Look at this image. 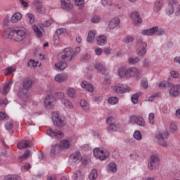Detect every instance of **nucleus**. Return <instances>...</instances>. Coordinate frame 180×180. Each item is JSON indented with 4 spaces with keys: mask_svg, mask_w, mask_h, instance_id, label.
I'll return each instance as SVG.
<instances>
[{
    "mask_svg": "<svg viewBox=\"0 0 180 180\" xmlns=\"http://www.w3.org/2000/svg\"><path fill=\"white\" fill-rule=\"evenodd\" d=\"M68 95L70 98H74V96H75V89H74L72 88H69L68 89Z\"/></svg>",
    "mask_w": 180,
    "mask_h": 180,
    "instance_id": "obj_50",
    "label": "nucleus"
},
{
    "mask_svg": "<svg viewBox=\"0 0 180 180\" xmlns=\"http://www.w3.org/2000/svg\"><path fill=\"white\" fill-rule=\"evenodd\" d=\"M169 74L172 78H178V77H179V72L176 70H171Z\"/></svg>",
    "mask_w": 180,
    "mask_h": 180,
    "instance_id": "obj_56",
    "label": "nucleus"
},
{
    "mask_svg": "<svg viewBox=\"0 0 180 180\" xmlns=\"http://www.w3.org/2000/svg\"><path fill=\"white\" fill-rule=\"evenodd\" d=\"M130 18L134 23H141L143 22V20L140 18V13L136 11L131 12Z\"/></svg>",
    "mask_w": 180,
    "mask_h": 180,
    "instance_id": "obj_20",
    "label": "nucleus"
},
{
    "mask_svg": "<svg viewBox=\"0 0 180 180\" xmlns=\"http://www.w3.org/2000/svg\"><path fill=\"white\" fill-rule=\"evenodd\" d=\"M68 79V74L67 73H60L55 77V81L59 83L65 82V81H67Z\"/></svg>",
    "mask_w": 180,
    "mask_h": 180,
    "instance_id": "obj_22",
    "label": "nucleus"
},
{
    "mask_svg": "<svg viewBox=\"0 0 180 180\" xmlns=\"http://www.w3.org/2000/svg\"><path fill=\"white\" fill-rule=\"evenodd\" d=\"M53 23H54V20H53V19H50L44 22V27H49V26L53 25Z\"/></svg>",
    "mask_w": 180,
    "mask_h": 180,
    "instance_id": "obj_58",
    "label": "nucleus"
},
{
    "mask_svg": "<svg viewBox=\"0 0 180 180\" xmlns=\"http://www.w3.org/2000/svg\"><path fill=\"white\" fill-rule=\"evenodd\" d=\"M53 43L55 46H58V44H60V37L58 36H55L53 37Z\"/></svg>",
    "mask_w": 180,
    "mask_h": 180,
    "instance_id": "obj_63",
    "label": "nucleus"
},
{
    "mask_svg": "<svg viewBox=\"0 0 180 180\" xmlns=\"http://www.w3.org/2000/svg\"><path fill=\"white\" fill-rule=\"evenodd\" d=\"M141 85L142 88H144V89H147V88H148V81H147V79H146L141 80Z\"/></svg>",
    "mask_w": 180,
    "mask_h": 180,
    "instance_id": "obj_55",
    "label": "nucleus"
},
{
    "mask_svg": "<svg viewBox=\"0 0 180 180\" xmlns=\"http://www.w3.org/2000/svg\"><path fill=\"white\" fill-rule=\"evenodd\" d=\"M108 168L111 172H116V171H117V168L116 167L115 162H110L108 165Z\"/></svg>",
    "mask_w": 180,
    "mask_h": 180,
    "instance_id": "obj_43",
    "label": "nucleus"
},
{
    "mask_svg": "<svg viewBox=\"0 0 180 180\" xmlns=\"http://www.w3.org/2000/svg\"><path fill=\"white\" fill-rule=\"evenodd\" d=\"M133 120H134L136 124H138V126H141V127H144V126H146V121L141 116L130 117L129 123H132Z\"/></svg>",
    "mask_w": 180,
    "mask_h": 180,
    "instance_id": "obj_14",
    "label": "nucleus"
},
{
    "mask_svg": "<svg viewBox=\"0 0 180 180\" xmlns=\"http://www.w3.org/2000/svg\"><path fill=\"white\" fill-rule=\"evenodd\" d=\"M134 138L136 140H138L139 141H140V140H141V139H143V136L141 135V133L140 132V131H134Z\"/></svg>",
    "mask_w": 180,
    "mask_h": 180,
    "instance_id": "obj_44",
    "label": "nucleus"
},
{
    "mask_svg": "<svg viewBox=\"0 0 180 180\" xmlns=\"http://www.w3.org/2000/svg\"><path fill=\"white\" fill-rule=\"evenodd\" d=\"M107 124H113L115 123V118L113 117H110L106 120Z\"/></svg>",
    "mask_w": 180,
    "mask_h": 180,
    "instance_id": "obj_61",
    "label": "nucleus"
},
{
    "mask_svg": "<svg viewBox=\"0 0 180 180\" xmlns=\"http://www.w3.org/2000/svg\"><path fill=\"white\" fill-rule=\"evenodd\" d=\"M33 30L34 33H36L37 37H41L43 36V32H41V30H40V28L37 25H34L33 27Z\"/></svg>",
    "mask_w": 180,
    "mask_h": 180,
    "instance_id": "obj_40",
    "label": "nucleus"
},
{
    "mask_svg": "<svg viewBox=\"0 0 180 180\" xmlns=\"http://www.w3.org/2000/svg\"><path fill=\"white\" fill-rule=\"evenodd\" d=\"M61 8L65 11H71L74 8V5L71 4V0H60Z\"/></svg>",
    "mask_w": 180,
    "mask_h": 180,
    "instance_id": "obj_19",
    "label": "nucleus"
},
{
    "mask_svg": "<svg viewBox=\"0 0 180 180\" xmlns=\"http://www.w3.org/2000/svg\"><path fill=\"white\" fill-rule=\"evenodd\" d=\"M55 99L53 96H47L44 101L45 108H50L51 106V103L54 102Z\"/></svg>",
    "mask_w": 180,
    "mask_h": 180,
    "instance_id": "obj_26",
    "label": "nucleus"
},
{
    "mask_svg": "<svg viewBox=\"0 0 180 180\" xmlns=\"http://www.w3.org/2000/svg\"><path fill=\"white\" fill-rule=\"evenodd\" d=\"M52 120L53 124L57 127H64L65 126V120L64 117L61 116V114L58 111L52 112Z\"/></svg>",
    "mask_w": 180,
    "mask_h": 180,
    "instance_id": "obj_3",
    "label": "nucleus"
},
{
    "mask_svg": "<svg viewBox=\"0 0 180 180\" xmlns=\"http://www.w3.org/2000/svg\"><path fill=\"white\" fill-rule=\"evenodd\" d=\"M96 33L95 31H89L88 33L86 41L88 43H94V40H95V36Z\"/></svg>",
    "mask_w": 180,
    "mask_h": 180,
    "instance_id": "obj_30",
    "label": "nucleus"
},
{
    "mask_svg": "<svg viewBox=\"0 0 180 180\" xmlns=\"http://www.w3.org/2000/svg\"><path fill=\"white\" fill-rule=\"evenodd\" d=\"M169 94L170 96H179L180 94V84L176 85H172L169 91Z\"/></svg>",
    "mask_w": 180,
    "mask_h": 180,
    "instance_id": "obj_18",
    "label": "nucleus"
},
{
    "mask_svg": "<svg viewBox=\"0 0 180 180\" xmlns=\"http://www.w3.org/2000/svg\"><path fill=\"white\" fill-rule=\"evenodd\" d=\"M147 53V42L143 41V40L139 39L136 44V53L139 57H144Z\"/></svg>",
    "mask_w": 180,
    "mask_h": 180,
    "instance_id": "obj_6",
    "label": "nucleus"
},
{
    "mask_svg": "<svg viewBox=\"0 0 180 180\" xmlns=\"http://www.w3.org/2000/svg\"><path fill=\"white\" fill-rule=\"evenodd\" d=\"M162 5H164L163 0H156L153 6V11L155 12H160L162 8Z\"/></svg>",
    "mask_w": 180,
    "mask_h": 180,
    "instance_id": "obj_24",
    "label": "nucleus"
},
{
    "mask_svg": "<svg viewBox=\"0 0 180 180\" xmlns=\"http://www.w3.org/2000/svg\"><path fill=\"white\" fill-rule=\"evenodd\" d=\"M82 88H84V89H86V91H88L89 92H94L95 87L93 86L92 84L89 83L86 81H84L81 83Z\"/></svg>",
    "mask_w": 180,
    "mask_h": 180,
    "instance_id": "obj_23",
    "label": "nucleus"
},
{
    "mask_svg": "<svg viewBox=\"0 0 180 180\" xmlns=\"http://www.w3.org/2000/svg\"><path fill=\"white\" fill-rule=\"evenodd\" d=\"M108 103L110 105H116L119 103V98L117 97H110L108 98Z\"/></svg>",
    "mask_w": 180,
    "mask_h": 180,
    "instance_id": "obj_41",
    "label": "nucleus"
},
{
    "mask_svg": "<svg viewBox=\"0 0 180 180\" xmlns=\"http://www.w3.org/2000/svg\"><path fill=\"white\" fill-rule=\"evenodd\" d=\"M80 106L82 110L84 112H88L91 105H89V103H88V101H86L85 99H82L80 101Z\"/></svg>",
    "mask_w": 180,
    "mask_h": 180,
    "instance_id": "obj_28",
    "label": "nucleus"
},
{
    "mask_svg": "<svg viewBox=\"0 0 180 180\" xmlns=\"http://www.w3.org/2000/svg\"><path fill=\"white\" fill-rule=\"evenodd\" d=\"M84 4H85L84 0H75V5H76L77 6H81L84 5Z\"/></svg>",
    "mask_w": 180,
    "mask_h": 180,
    "instance_id": "obj_60",
    "label": "nucleus"
},
{
    "mask_svg": "<svg viewBox=\"0 0 180 180\" xmlns=\"http://www.w3.org/2000/svg\"><path fill=\"white\" fill-rule=\"evenodd\" d=\"M157 34L158 36H162V34H164L165 33V30H164L163 28H159L158 27V31H157Z\"/></svg>",
    "mask_w": 180,
    "mask_h": 180,
    "instance_id": "obj_62",
    "label": "nucleus"
},
{
    "mask_svg": "<svg viewBox=\"0 0 180 180\" xmlns=\"http://www.w3.org/2000/svg\"><path fill=\"white\" fill-rule=\"evenodd\" d=\"M139 96H140V93L134 94L131 96V101L135 104L137 103V102H139Z\"/></svg>",
    "mask_w": 180,
    "mask_h": 180,
    "instance_id": "obj_49",
    "label": "nucleus"
},
{
    "mask_svg": "<svg viewBox=\"0 0 180 180\" xmlns=\"http://www.w3.org/2000/svg\"><path fill=\"white\" fill-rule=\"evenodd\" d=\"M32 85H33V82L32 81L31 79L27 78L25 79L23 82H22V88L23 89L20 92V96L21 98H27L29 92L30 88H32Z\"/></svg>",
    "mask_w": 180,
    "mask_h": 180,
    "instance_id": "obj_4",
    "label": "nucleus"
},
{
    "mask_svg": "<svg viewBox=\"0 0 180 180\" xmlns=\"http://www.w3.org/2000/svg\"><path fill=\"white\" fill-rule=\"evenodd\" d=\"M6 71H7V72L5 73V75H9L12 74V72H15V68H13V67L7 68L6 69Z\"/></svg>",
    "mask_w": 180,
    "mask_h": 180,
    "instance_id": "obj_59",
    "label": "nucleus"
},
{
    "mask_svg": "<svg viewBox=\"0 0 180 180\" xmlns=\"http://www.w3.org/2000/svg\"><path fill=\"white\" fill-rule=\"evenodd\" d=\"M58 96H60L61 99V103H63L64 106H65L68 109H73L74 105H72V103H71V101H70L67 98H63L64 96V94L63 93H58Z\"/></svg>",
    "mask_w": 180,
    "mask_h": 180,
    "instance_id": "obj_17",
    "label": "nucleus"
},
{
    "mask_svg": "<svg viewBox=\"0 0 180 180\" xmlns=\"http://www.w3.org/2000/svg\"><path fill=\"white\" fill-rule=\"evenodd\" d=\"M134 41V37L131 35H127L124 37L123 42L129 44V43H133Z\"/></svg>",
    "mask_w": 180,
    "mask_h": 180,
    "instance_id": "obj_35",
    "label": "nucleus"
},
{
    "mask_svg": "<svg viewBox=\"0 0 180 180\" xmlns=\"http://www.w3.org/2000/svg\"><path fill=\"white\" fill-rule=\"evenodd\" d=\"M96 41L98 46H105L108 43V38L105 35H100L96 38Z\"/></svg>",
    "mask_w": 180,
    "mask_h": 180,
    "instance_id": "obj_25",
    "label": "nucleus"
},
{
    "mask_svg": "<svg viewBox=\"0 0 180 180\" xmlns=\"http://www.w3.org/2000/svg\"><path fill=\"white\" fill-rule=\"evenodd\" d=\"M118 75L120 78H131V77H136L139 78L141 75V71L137 68H130L127 70L124 68H120L118 70Z\"/></svg>",
    "mask_w": 180,
    "mask_h": 180,
    "instance_id": "obj_2",
    "label": "nucleus"
},
{
    "mask_svg": "<svg viewBox=\"0 0 180 180\" xmlns=\"http://www.w3.org/2000/svg\"><path fill=\"white\" fill-rule=\"evenodd\" d=\"M158 165H160V158L155 155L151 156L148 163V169L150 171H153V169H154V168H157Z\"/></svg>",
    "mask_w": 180,
    "mask_h": 180,
    "instance_id": "obj_12",
    "label": "nucleus"
},
{
    "mask_svg": "<svg viewBox=\"0 0 180 180\" xmlns=\"http://www.w3.org/2000/svg\"><path fill=\"white\" fill-rule=\"evenodd\" d=\"M58 150H60V146H58V144L52 146L51 149V157H54V155L58 153Z\"/></svg>",
    "mask_w": 180,
    "mask_h": 180,
    "instance_id": "obj_32",
    "label": "nucleus"
},
{
    "mask_svg": "<svg viewBox=\"0 0 180 180\" xmlns=\"http://www.w3.org/2000/svg\"><path fill=\"white\" fill-rule=\"evenodd\" d=\"M131 91V88L130 87H126L124 88V86L123 85H117L114 86V92L115 94H125V92H130Z\"/></svg>",
    "mask_w": 180,
    "mask_h": 180,
    "instance_id": "obj_16",
    "label": "nucleus"
},
{
    "mask_svg": "<svg viewBox=\"0 0 180 180\" xmlns=\"http://www.w3.org/2000/svg\"><path fill=\"white\" fill-rule=\"evenodd\" d=\"M158 86L159 88H167L168 86H171V83L168 81L164 80L159 84Z\"/></svg>",
    "mask_w": 180,
    "mask_h": 180,
    "instance_id": "obj_42",
    "label": "nucleus"
},
{
    "mask_svg": "<svg viewBox=\"0 0 180 180\" xmlns=\"http://www.w3.org/2000/svg\"><path fill=\"white\" fill-rule=\"evenodd\" d=\"M158 32V27L155 26L148 30H142V34L144 36H154Z\"/></svg>",
    "mask_w": 180,
    "mask_h": 180,
    "instance_id": "obj_21",
    "label": "nucleus"
},
{
    "mask_svg": "<svg viewBox=\"0 0 180 180\" xmlns=\"http://www.w3.org/2000/svg\"><path fill=\"white\" fill-rule=\"evenodd\" d=\"M6 129L9 131L13 129V121H8L5 124Z\"/></svg>",
    "mask_w": 180,
    "mask_h": 180,
    "instance_id": "obj_46",
    "label": "nucleus"
},
{
    "mask_svg": "<svg viewBox=\"0 0 180 180\" xmlns=\"http://www.w3.org/2000/svg\"><path fill=\"white\" fill-rule=\"evenodd\" d=\"M180 15V4L178 6L176 11L174 13V16L179 18Z\"/></svg>",
    "mask_w": 180,
    "mask_h": 180,
    "instance_id": "obj_64",
    "label": "nucleus"
},
{
    "mask_svg": "<svg viewBox=\"0 0 180 180\" xmlns=\"http://www.w3.org/2000/svg\"><path fill=\"white\" fill-rule=\"evenodd\" d=\"M128 61L131 65H134V64H137V63H140V58L131 57L128 59Z\"/></svg>",
    "mask_w": 180,
    "mask_h": 180,
    "instance_id": "obj_39",
    "label": "nucleus"
},
{
    "mask_svg": "<svg viewBox=\"0 0 180 180\" xmlns=\"http://www.w3.org/2000/svg\"><path fill=\"white\" fill-rule=\"evenodd\" d=\"M13 84V81H10L8 83H6L4 87L1 94L2 95H8V92H9V91H11V88H12Z\"/></svg>",
    "mask_w": 180,
    "mask_h": 180,
    "instance_id": "obj_27",
    "label": "nucleus"
},
{
    "mask_svg": "<svg viewBox=\"0 0 180 180\" xmlns=\"http://www.w3.org/2000/svg\"><path fill=\"white\" fill-rule=\"evenodd\" d=\"M150 64H151V61L150 60L145 58L143 62V65L145 68H150Z\"/></svg>",
    "mask_w": 180,
    "mask_h": 180,
    "instance_id": "obj_54",
    "label": "nucleus"
},
{
    "mask_svg": "<svg viewBox=\"0 0 180 180\" xmlns=\"http://www.w3.org/2000/svg\"><path fill=\"white\" fill-rule=\"evenodd\" d=\"M107 129L108 131H117V127L115 124H108Z\"/></svg>",
    "mask_w": 180,
    "mask_h": 180,
    "instance_id": "obj_45",
    "label": "nucleus"
},
{
    "mask_svg": "<svg viewBox=\"0 0 180 180\" xmlns=\"http://www.w3.org/2000/svg\"><path fill=\"white\" fill-rule=\"evenodd\" d=\"M65 32H67L65 28H59L56 30V34H57V36H60V34L65 33Z\"/></svg>",
    "mask_w": 180,
    "mask_h": 180,
    "instance_id": "obj_57",
    "label": "nucleus"
},
{
    "mask_svg": "<svg viewBox=\"0 0 180 180\" xmlns=\"http://www.w3.org/2000/svg\"><path fill=\"white\" fill-rule=\"evenodd\" d=\"M46 134L53 139H61L64 137V133L60 130L52 129L51 128L46 130Z\"/></svg>",
    "mask_w": 180,
    "mask_h": 180,
    "instance_id": "obj_11",
    "label": "nucleus"
},
{
    "mask_svg": "<svg viewBox=\"0 0 180 180\" xmlns=\"http://www.w3.org/2000/svg\"><path fill=\"white\" fill-rule=\"evenodd\" d=\"M61 58L65 63H70L74 60V50L71 48H65L61 53Z\"/></svg>",
    "mask_w": 180,
    "mask_h": 180,
    "instance_id": "obj_7",
    "label": "nucleus"
},
{
    "mask_svg": "<svg viewBox=\"0 0 180 180\" xmlns=\"http://www.w3.org/2000/svg\"><path fill=\"white\" fill-rule=\"evenodd\" d=\"M26 17L30 23H34V15L32 13H27Z\"/></svg>",
    "mask_w": 180,
    "mask_h": 180,
    "instance_id": "obj_47",
    "label": "nucleus"
},
{
    "mask_svg": "<svg viewBox=\"0 0 180 180\" xmlns=\"http://www.w3.org/2000/svg\"><path fill=\"white\" fill-rule=\"evenodd\" d=\"M155 117V115H154V112H150L148 115V123L150 124H154V119Z\"/></svg>",
    "mask_w": 180,
    "mask_h": 180,
    "instance_id": "obj_48",
    "label": "nucleus"
},
{
    "mask_svg": "<svg viewBox=\"0 0 180 180\" xmlns=\"http://www.w3.org/2000/svg\"><path fill=\"white\" fill-rule=\"evenodd\" d=\"M55 67L58 68V70H60L61 71H64V70L67 68V62H59L55 64Z\"/></svg>",
    "mask_w": 180,
    "mask_h": 180,
    "instance_id": "obj_34",
    "label": "nucleus"
},
{
    "mask_svg": "<svg viewBox=\"0 0 180 180\" xmlns=\"http://www.w3.org/2000/svg\"><path fill=\"white\" fill-rule=\"evenodd\" d=\"M22 19V14L20 13H15L12 17H11V22L12 23H18L19 20Z\"/></svg>",
    "mask_w": 180,
    "mask_h": 180,
    "instance_id": "obj_31",
    "label": "nucleus"
},
{
    "mask_svg": "<svg viewBox=\"0 0 180 180\" xmlns=\"http://www.w3.org/2000/svg\"><path fill=\"white\" fill-rule=\"evenodd\" d=\"M30 155V150H27L25 152L18 158L20 161H25V160H27V158Z\"/></svg>",
    "mask_w": 180,
    "mask_h": 180,
    "instance_id": "obj_37",
    "label": "nucleus"
},
{
    "mask_svg": "<svg viewBox=\"0 0 180 180\" xmlns=\"http://www.w3.org/2000/svg\"><path fill=\"white\" fill-rule=\"evenodd\" d=\"M119 25H120V19H119V18L115 17L111 19L106 27L107 32H109V30L115 29V27H117Z\"/></svg>",
    "mask_w": 180,
    "mask_h": 180,
    "instance_id": "obj_13",
    "label": "nucleus"
},
{
    "mask_svg": "<svg viewBox=\"0 0 180 180\" xmlns=\"http://www.w3.org/2000/svg\"><path fill=\"white\" fill-rule=\"evenodd\" d=\"M4 180H19V176L15 175H7Z\"/></svg>",
    "mask_w": 180,
    "mask_h": 180,
    "instance_id": "obj_52",
    "label": "nucleus"
},
{
    "mask_svg": "<svg viewBox=\"0 0 180 180\" xmlns=\"http://www.w3.org/2000/svg\"><path fill=\"white\" fill-rule=\"evenodd\" d=\"M8 39L14 40V41H23L26 39V29L22 27L15 28H8L5 31Z\"/></svg>",
    "mask_w": 180,
    "mask_h": 180,
    "instance_id": "obj_1",
    "label": "nucleus"
},
{
    "mask_svg": "<svg viewBox=\"0 0 180 180\" xmlns=\"http://www.w3.org/2000/svg\"><path fill=\"white\" fill-rule=\"evenodd\" d=\"M95 68L99 72H105V71H106V68L101 63H97Z\"/></svg>",
    "mask_w": 180,
    "mask_h": 180,
    "instance_id": "obj_36",
    "label": "nucleus"
},
{
    "mask_svg": "<svg viewBox=\"0 0 180 180\" xmlns=\"http://www.w3.org/2000/svg\"><path fill=\"white\" fill-rule=\"evenodd\" d=\"M96 178H98V170L96 169H94L89 174V179L96 180Z\"/></svg>",
    "mask_w": 180,
    "mask_h": 180,
    "instance_id": "obj_38",
    "label": "nucleus"
},
{
    "mask_svg": "<svg viewBox=\"0 0 180 180\" xmlns=\"http://www.w3.org/2000/svg\"><path fill=\"white\" fill-rule=\"evenodd\" d=\"M69 161L72 165L79 164V162L82 161V155H81V152L72 153L69 158Z\"/></svg>",
    "mask_w": 180,
    "mask_h": 180,
    "instance_id": "obj_9",
    "label": "nucleus"
},
{
    "mask_svg": "<svg viewBox=\"0 0 180 180\" xmlns=\"http://www.w3.org/2000/svg\"><path fill=\"white\" fill-rule=\"evenodd\" d=\"M72 178L74 180H84V174L79 170H76L73 174Z\"/></svg>",
    "mask_w": 180,
    "mask_h": 180,
    "instance_id": "obj_29",
    "label": "nucleus"
},
{
    "mask_svg": "<svg viewBox=\"0 0 180 180\" xmlns=\"http://www.w3.org/2000/svg\"><path fill=\"white\" fill-rule=\"evenodd\" d=\"M33 146V143L29 140H22L18 142L17 147L18 150H25V148H30Z\"/></svg>",
    "mask_w": 180,
    "mask_h": 180,
    "instance_id": "obj_15",
    "label": "nucleus"
},
{
    "mask_svg": "<svg viewBox=\"0 0 180 180\" xmlns=\"http://www.w3.org/2000/svg\"><path fill=\"white\" fill-rule=\"evenodd\" d=\"M168 137H169V134L167 131H162L155 135L159 146H162V147H168V143L165 141Z\"/></svg>",
    "mask_w": 180,
    "mask_h": 180,
    "instance_id": "obj_5",
    "label": "nucleus"
},
{
    "mask_svg": "<svg viewBox=\"0 0 180 180\" xmlns=\"http://www.w3.org/2000/svg\"><path fill=\"white\" fill-rule=\"evenodd\" d=\"M94 155L96 158H99L101 161H104V160H106V158H108L110 154L108 151L104 153L103 150L96 148L94 150Z\"/></svg>",
    "mask_w": 180,
    "mask_h": 180,
    "instance_id": "obj_8",
    "label": "nucleus"
},
{
    "mask_svg": "<svg viewBox=\"0 0 180 180\" xmlns=\"http://www.w3.org/2000/svg\"><path fill=\"white\" fill-rule=\"evenodd\" d=\"M179 2L176 0H169V3L167 6L165 8L166 14L168 15V16H170V15H172L174 12H175V6L178 5Z\"/></svg>",
    "mask_w": 180,
    "mask_h": 180,
    "instance_id": "obj_10",
    "label": "nucleus"
},
{
    "mask_svg": "<svg viewBox=\"0 0 180 180\" xmlns=\"http://www.w3.org/2000/svg\"><path fill=\"white\" fill-rule=\"evenodd\" d=\"M101 21V17L99 15H94L91 18L92 23H98Z\"/></svg>",
    "mask_w": 180,
    "mask_h": 180,
    "instance_id": "obj_53",
    "label": "nucleus"
},
{
    "mask_svg": "<svg viewBox=\"0 0 180 180\" xmlns=\"http://www.w3.org/2000/svg\"><path fill=\"white\" fill-rule=\"evenodd\" d=\"M70 146H71V143H70V141L68 140H63L60 143V148H63V150H67V148H70Z\"/></svg>",
    "mask_w": 180,
    "mask_h": 180,
    "instance_id": "obj_33",
    "label": "nucleus"
},
{
    "mask_svg": "<svg viewBox=\"0 0 180 180\" xmlns=\"http://www.w3.org/2000/svg\"><path fill=\"white\" fill-rule=\"evenodd\" d=\"M37 11L39 13H46V8L41 5L37 6Z\"/></svg>",
    "mask_w": 180,
    "mask_h": 180,
    "instance_id": "obj_51",
    "label": "nucleus"
}]
</instances>
